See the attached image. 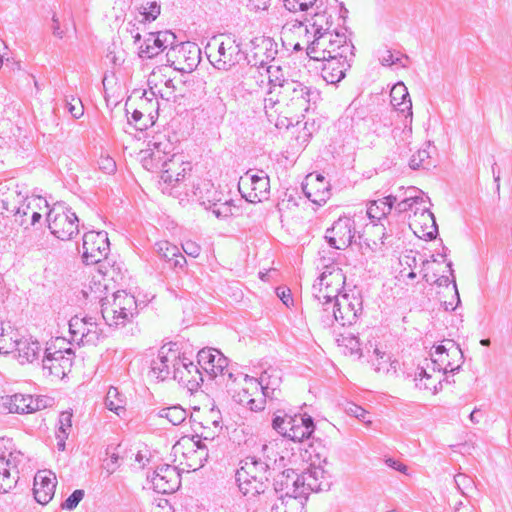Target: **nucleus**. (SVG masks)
Listing matches in <instances>:
<instances>
[{"mask_svg":"<svg viewBox=\"0 0 512 512\" xmlns=\"http://www.w3.org/2000/svg\"><path fill=\"white\" fill-rule=\"evenodd\" d=\"M262 456H247L240 461L235 477L244 495L264 493L273 474L286 467V459L267 445L262 447Z\"/></svg>","mask_w":512,"mask_h":512,"instance_id":"f257e3e1","label":"nucleus"},{"mask_svg":"<svg viewBox=\"0 0 512 512\" xmlns=\"http://www.w3.org/2000/svg\"><path fill=\"white\" fill-rule=\"evenodd\" d=\"M324 253L326 252H319L318 268H322L323 272L312 286V295L319 305L326 308L342 294L346 276L334 262V258Z\"/></svg>","mask_w":512,"mask_h":512,"instance_id":"f03ea898","label":"nucleus"},{"mask_svg":"<svg viewBox=\"0 0 512 512\" xmlns=\"http://www.w3.org/2000/svg\"><path fill=\"white\" fill-rule=\"evenodd\" d=\"M110 242L105 231H89L83 235L82 261L85 265H98V272L111 280L120 276L121 268L110 264L108 254Z\"/></svg>","mask_w":512,"mask_h":512,"instance_id":"7ed1b4c3","label":"nucleus"},{"mask_svg":"<svg viewBox=\"0 0 512 512\" xmlns=\"http://www.w3.org/2000/svg\"><path fill=\"white\" fill-rule=\"evenodd\" d=\"M326 313L322 316L325 325H332L334 321L342 326H350L356 323L363 312V299L356 288L349 292H343L331 305L323 308Z\"/></svg>","mask_w":512,"mask_h":512,"instance_id":"20e7f679","label":"nucleus"},{"mask_svg":"<svg viewBox=\"0 0 512 512\" xmlns=\"http://www.w3.org/2000/svg\"><path fill=\"white\" fill-rule=\"evenodd\" d=\"M58 343L63 344L64 339L57 338L54 342L47 343L41 359L43 374L54 379H62L71 371L75 356L70 347L62 348Z\"/></svg>","mask_w":512,"mask_h":512,"instance_id":"39448f33","label":"nucleus"},{"mask_svg":"<svg viewBox=\"0 0 512 512\" xmlns=\"http://www.w3.org/2000/svg\"><path fill=\"white\" fill-rule=\"evenodd\" d=\"M228 358L218 349L203 348L197 354V364L210 378H220L221 382L236 381L228 367Z\"/></svg>","mask_w":512,"mask_h":512,"instance_id":"423d86ee","label":"nucleus"},{"mask_svg":"<svg viewBox=\"0 0 512 512\" xmlns=\"http://www.w3.org/2000/svg\"><path fill=\"white\" fill-rule=\"evenodd\" d=\"M48 228L50 232L60 240H70L79 232V219L71 210L66 209L57 212L52 209L47 214Z\"/></svg>","mask_w":512,"mask_h":512,"instance_id":"0eeeda50","label":"nucleus"},{"mask_svg":"<svg viewBox=\"0 0 512 512\" xmlns=\"http://www.w3.org/2000/svg\"><path fill=\"white\" fill-rule=\"evenodd\" d=\"M243 57L241 43L234 36L226 35L217 43V56H215L213 65L219 70L228 71Z\"/></svg>","mask_w":512,"mask_h":512,"instance_id":"6e6552de","label":"nucleus"},{"mask_svg":"<svg viewBox=\"0 0 512 512\" xmlns=\"http://www.w3.org/2000/svg\"><path fill=\"white\" fill-rule=\"evenodd\" d=\"M355 237V222L350 217H339L325 233L330 247L343 250L352 244Z\"/></svg>","mask_w":512,"mask_h":512,"instance_id":"1a4fd4ad","label":"nucleus"},{"mask_svg":"<svg viewBox=\"0 0 512 512\" xmlns=\"http://www.w3.org/2000/svg\"><path fill=\"white\" fill-rule=\"evenodd\" d=\"M174 380L182 384L189 391H196L203 383V372L198 364H195L189 357L179 355L178 361L174 364Z\"/></svg>","mask_w":512,"mask_h":512,"instance_id":"9d476101","label":"nucleus"},{"mask_svg":"<svg viewBox=\"0 0 512 512\" xmlns=\"http://www.w3.org/2000/svg\"><path fill=\"white\" fill-rule=\"evenodd\" d=\"M147 478L151 481L156 492L162 494L174 493L181 486V474L177 467L161 464Z\"/></svg>","mask_w":512,"mask_h":512,"instance_id":"9b49d317","label":"nucleus"},{"mask_svg":"<svg viewBox=\"0 0 512 512\" xmlns=\"http://www.w3.org/2000/svg\"><path fill=\"white\" fill-rule=\"evenodd\" d=\"M201 59V50L196 43L187 41L176 43L171 52H167V61H172V64L177 62L180 67L176 69L181 71L194 70Z\"/></svg>","mask_w":512,"mask_h":512,"instance_id":"f8f14e48","label":"nucleus"},{"mask_svg":"<svg viewBox=\"0 0 512 512\" xmlns=\"http://www.w3.org/2000/svg\"><path fill=\"white\" fill-rule=\"evenodd\" d=\"M176 44V35L171 31L150 33L148 38L139 47V55L142 58H153L165 49L171 52Z\"/></svg>","mask_w":512,"mask_h":512,"instance_id":"ddd939ff","label":"nucleus"},{"mask_svg":"<svg viewBox=\"0 0 512 512\" xmlns=\"http://www.w3.org/2000/svg\"><path fill=\"white\" fill-rule=\"evenodd\" d=\"M346 126L350 124V131L355 137L369 133L381 134V128L374 124V116L367 114L365 108L346 111V116L341 121Z\"/></svg>","mask_w":512,"mask_h":512,"instance_id":"4468645a","label":"nucleus"},{"mask_svg":"<svg viewBox=\"0 0 512 512\" xmlns=\"http://www.w3.org/2000/svg\"><path fill=\"white\" fill-rule=\"evenodd\" d=\"M278 475L273 478L274 490L276 493H280V499H300L301 500V481L300 473H297L294 469H284L277 471Z\"/></svg>","mask_w":512,"mask_h":512,"instance_id":"2eb2a0df","label":"nucleus"},{"mask_svg":"<svg viewBox=\"0 0 512 512\" xmlns=\"http://www.w3.org/2000/svg\"><path fill=\"white\" fill-rule=\"evenodd\" d=\"M244 186H248L251 189L249 195L245 196L249 202L257 203L268 198L270 180L264 171L261 170L257 174H251V170L247 171L245 177H242L239 182L240 191H242Z\"/></svg>","mask_w":512,"mask_h":512,"instance_id":"dca6fc26","label":"nucleus"},{"mask_svg":"<svg viewBox=\"0 0 512 512\" xmlns=\"http://www.w3.org/2000/svg\"><path fill=\"white\" fill-rule=\"evenodd\" d=\"M434 354L441 362L439 365L444 367V375L459 371L463 364V353L453 340H445L443 344L435 346Z\"/></svg>","mask_w":512,"mask_h":512,"instance_id":"f3484780","label":"nucleus"},{"mask_svg":"<svg viewBox=\"0 0 512 512\" xmlns=\"http://www.w3.org/2000/svg\"><path fill=\"white\" fill-rule=\"evenodd\" d=\"M245 381L250 382L251 385H254L257 389L260 386L262 391V396L268 398L269 402H273L274 400H278L281 395V390L279 389L281 384V373L277 369H268L265 370L259 379H255L253 377H249L245 375Z\"/></svg>","mask_w":512,"mask_h":512,"instance_id":"a211bd4d","label":"nucleus"},{"mask_svg":"<svg viewBox=\"0 0 512 512\" xmlns=\"http://www.w3.org/2000/svg\"><path fill=\"white\" fill-rule=\"evenodd\" d=\"M178 358L177 351L162 347L157 356L151 361L150 373L160 381H164L171 376L174 378V364H176Z\"/></svg>","mask_w":512,"mask_h":512,"instance_id":"6ab92c4d","label":"nucleus"},{"mask_svg":"<svg viewBox=\"0 0 512 512\" xmlns=\"http://www.w3.org/2000/svg\"><path fill=\"white\" fill-rule=\"evenodd\" d=\"M322 36H325L326 39L327 56L344 57V59L347 57L354 58L355 47L344 32H330L329 27H327L326 29L323 28Z\"/></svg>","mask_w":512,"mask_h":512,"instance_id":"aec40b11","label":"nucleus"},{"mask_svg":"<svg viewBox=\"0 0 512 512\" xmlns=\"http://www.w3.org/2000/svg\"><path fill=\"white\" fill-rule=\"evenodd\" d=\"M302 191L307 199L319 206L325 204L331 196L330 184L320 174L307 176L302 183Z\"/></svg>","mask_w":512,"mask_h":512,"instance_id":"412c9836","label":"nucleus"},{"mask_svg":"<svg viewBox=\"0 0 512 512\" xmlns=\"http://www.w3.org/2000/svg\"><path fill=\"white\" fill-rule=\"evenodd\" d=\"M86 298H90V300H99L101 304V314L107 325L110 327H118L124 326L127 322L131 321L132 318L128 316L126 311L122 309L121 306L114 303L112 299L110 300L108 297H100V296H89L87 291H83Z\"/></svg>","mask_w":512,"mask_h":512,"instance_id":"4be33fe9","label":"nucleus"},{"mask_svg":"<svg viewBox=\"0 0 512 512\" xmlns=\"http://www.w3.org/2000/svg\"><path fill=\"white\" fill-rule=\"evenodd\" d=\"M373 229H376L377 232L381 233L379 238V242L373 240V246L369 243H366L372 250H382V248H391L396 246L397 243L403 238V225L397 222L393 223L391 221H387V226L378 223H374L371 226Z\"/></svg>","mask_w":512,"mask_h":512,"instance_id":"5701e85b","label":"nucleus"},{"mask_svg":"<svg viewBox=\"0 0 512 512\" xmlns=\"http://www.w3.org/2000/svg\"><path fill=\"white\" fill-rule=\"evenodd\" d=\"M353 58L336 57L328 55L323 61L321 76L328 84L340 82L351 67Z\"/></svg>","mask_w":512,"mask_h":512,"instance_id":"b1692460","label":"nucleus"},{"mask_svg":"<svg viewBox=\"0 0 512 512\" xmlns=\"http://www.w3.org/2000/svg\"><path fill=\"white\" fill-rule=\"evenodd\" d=\"M56 477L50 471H39L34 477L33 494L35 500L41 504H48L55 493Z\"/></svg>","mask_w":512,"mask_h":512,"instance_id":"393cba45","label":"nucleus"},{"mask_svg":"<svg viewBox=\"0 0 512 512\" xmlns=\"http://www.w3.org/2000/svg\"><path fill=\"white\" fill-rule=\"evenodd\" d=\"M391 97V108L401 113L404 117V121L410 119L412 122V102L406 86L400 82L394 85L390 92Z\"/></svg>","mask_w":512,"mask_h":512,"instance_id":"a878e982","label":"nucleus"},{"mask_svg":"<svg viewBox=\"0 0 512 512\" xmlns=\"http://www.w3.org/2000/svg\"><path fill=\"white\" fill-rule=\"evenodd\" d=\"M288 424H291L288 435L286 436L294 442H303L308 440L315 430L314 420L311 416H296V419L289 420Z\"/></svg>","mask_w":512,"mask_h":512,"instance_id":"bb28decb","label":"nucleus"},{"mask_svg":"<svg viewBox=\"0 0 512 512\" xmlns=\"http://www.w3.org/2000/svg\"><path fill=\"white\" fill-rule=\"evenodd\" d=\"M32 395L14 394L1 397L0 405L9 413H33Z\"/></svg>","mask_w":512,"mask_h":512,"instance_id":"cd10ccee","label":"nucleus"},{"mask_svg":"<svg viewBox=\"0 0 512 512\" xmlns=\"http://www.w3.org/2000/svg\"><path fill=\"white\" fill-rule=\"evenodd\" d=\"M322 16L315 15L312 26L315 28L314 40L308 45L306 53L312 60L324 61L327 59L326 39L322 36L323 26L319 23L318 18Z\"/></svg>","mask_w":512,"mask_h":512,"instance_id":"c85d7f7f","label":"nucleus"},{"mask_svg":"<svg viewBox=\"0 0 512 512\" xmlns=\"http://www.w3.org/2000/svg\"><path fill=\"white\" fill-rule=\"evenodd\" d=\"M154 159H157L158 161H162L161 167V181L164 184H167L168 186H174L175 185V168H180V166L185 165L182 156H179L177 154H172L170 157H168L167 153L164 152V158L160 156H156V153L153 154ZM189 163H186V166H188Z\"/></svg>","mask_w":512,"mask_h":512,"instance_id":"c756f323","label":"nucleus"},{"mask_svg":"<svg viewBox=\"0 0 512 512\" xmlns=\"http://www.w3.org/2000/svg\"><path fill=\"white\" fill-rule=\"evenodd\" d=\"M19 479V470L12 459H6L0 456V494L8 493L12 490Z\"/></svg>","mask_w":512,"mask_h":512,"instance_id":"7c9ffc66","label":"nucleus"},{"mask_svg":"<svg viewBox=\"0 0 512 512\" xmlns=\"http://www.w3.org/2000/svg\"><path fill=\"white\" fill-rule=\"evenodd\" d=\"M322 475L323 471L318 468L308 469L300 473L301 500H306L310 492L322 490L321 483L319 482V477ZM299 504L303 508V501H300Z\"/></svg>","mask_w":512,"mask_h":512,"instance_id":"2f4dec72","label":"nucleus"},{"mask_svg":"<svg viewBox=\"0 0 512 512\" xmlns=\"http://www.w3.org/2000/svg\"><path fill=\"white\" fill-rule=\"evenodd\" d=\"M286 91L292 92L291 101L297 105L300 109L307 111L309 109V103L312 95H317L316 91H312L309 87L296 81H290L284 88Z\"/></svg>","mask_w":512,"mask_h":512,"instance_id":"473e14b6","label":"nucleus"},{"mask_svg":"<svg viewBox=\"0 0 512 512\" xmlns=\"http://www.w3.org/2000/svg\"><path fill=\"white\" fill-rule=\"evenodd\" d=\"M16 351L21 364L32 363L39 359L42 347L37 340L21 339L16 342Z\"/></svg>","mask_w":512,"mask_h":512,"instance_id":"72a5a7b5","label":"nucleus"},{"mask_svg":"<svg viewBox=\"0 0 512 512\" xmlns=\"http://www.w3.org/2000/svg\"><path fill=\"white\" fill-rule=\"evenodd\" d=\"M391 200H395V198H387L385 196L368 203L366 213L372 224L387 218L391 213L393 209Z\"/></svg>","mask_w":512,"mask_h":512,"instance_id":"f704fd0d","label":"nucleus"},{"mask_svg":"<svg viewBox=\"0 0 512 512\" xmlns=\"http://www.w3.org/2000/svg\"><path fill=\"white\" fill-rule=\"evenodd\" d=\"M418 372L415 374L416 386L420 389L431 390L433 394H437L442 390V382H448L447 377L444 379H433L425 367H418Z\"/></svg>","mask_w":512,"mask_h":512,"instance_id":"c9c22d12","label":"nucleus"},{"mask_svg":"<svg viewBox=\"0 0 512 512\" xmlns=\"http://www.w3.org/2000/svg\"><path fill=\"white\" fill-rule=\"evenodd\" d=\"M194 195L198 197L201 205L207 209L213 202H221V193L214 189L210 182H203L195 187Z\"/></svg>","mask_w":512,"mask_h":512,"instance_id":"e433bc0d","label":"nucleus"},{"mask_svg":"<svg viewBox=\"0 0 512 512\" xmlns=\"http://www.w3.org/2000/svg\"><path fill=\"white\" fill-rule=\"evenodd\" d=\"M375 358L371 360L372 367L377 373H396L398 361H391L390 357L385 352H380L379 349H374Z\"/></svg>","mask_w":512,"mask_h":512,"instance_id":"4c0bfd02","label":"nucleus"},{"mask_svg":"<svg viewBox=\"0 0 512 512\" xmlns=\"http://www.w3.org/2000/svg\"><path fill=\"white\" fill-rule=\"evenodd\" d=\"M251 45L254 49L260 48L263 50V57L267 64L275 60L278 53L277 43L270 37H255L251 40Z\"/></svg>","mask_w":512,"mask_h":512,"instance_id":"58836bf2","label":"nucleus"},{"mask_svg":"<svg viewBox=\"0 0 512 512\" xmlns=\"http://www.w3.org/2000/svg\"><path fill=\"white\" fill-rule=\"evenodd\" d=\"M112 301L122 307L133 318L137 314V302L133 295L126 291L119 290L112 294Z\"/></svg>","mask_w":512,"mask_h":512,"instance_id":"ea45409f","label":"nucleus"},{"mask_svg":"<svg viewBox=\"0 0 512 512\" xmlns=\"http://www.w3.org/2000/svg\"><path fill=\"white\" fill-rule=\"evenodd\" d=\"M297 414L290 415L286 413L284 410L278 409L274 413V417L272 419V427L274 430H276L279 434L286 437L288 435V430L291 428V424H288L287 422H290L291 419H296Z\"/></svg>","mask_w":512,"mask_h":512,"instance_id":"a19ab883","label":"nucleus"},{"mask_svg":"<svg viewBox=\"0 0 512 512\" xmlns=\"http://www.w3.org/2000/svg\"><path fill=\"white\" fill-rule=\"evenodd\" d=\"M409 212H413L414 218H426L428 221L431 222V230L428 231L425 235L430 240L434 239L437 235L438 228L435 221V217L433 213L429 210V208L426 206V203L414 206L413 210H409Z\"/></svg>","mask_w":512,"mask_h":512,"instance_id":"79ce46f5","label":"nucleus"},{"mask_svg":"<svg viewBox=\"0 0 512 512\" xmlns=\"http://www.w3.org/2000/svg\"><path fill=\"white\" fill-rule=\"evenodd\" d=\"M86 319L87 317L74 316L69 320V332L72 340L83 345L85 344Z\"/></svg>","mask_w":512,"mask_h":512,"instance_id":"37998d69","label":"nucleus"},{"mask_svg":"<svg viewBox=\"0 0 512 512\" xmlns=\"http://www.w3.org/2000/svg\"><path fill=\"white\" fill-rule=\"evenodd\" d=\"M105 405L117 415L124 411L125 401L116 387L109 388L105 397Z\"/></svg>","mask_w":512,"mask_h":512,"instance_id":"c03bdc74","label":"nucleus"},{"mask_svg":"<svg viewBox=\"0 0 512 512\" xmlns=\"http://www.w3.org/2000/svg\"><path fill=\"white\" fill-rule=\"evenodd\" d=\"M159 417L166 418L173 425H180L187 416V412L180 406L162 408L158 412Z\"/></svg>","mask_w":512,"mask_h":512,"instance_id":"a18cd8bd","label":"nucleus"},{"mask_svg":"<svg viewBox=\"0 0 512 512\" xmlns=\"http://www.w3.org/2000/svg\"><path fill=\"white\" fill-rule=\"evenodd\" d=\"M266 71L268 73L269 85L271 87L279 86L281 88H285L287 86V83H290V81L284 78V74L280 66L268 65L266 67Z\"/></svg>","mask_w":512,"mask_h":512,"instance_id":"49530a36","label":"nucleus"},{"mask_svg":"<svg viewBox=\"0 0 512 512\" xmlns=\"http://www.w3.org/2000/svg\"><path fill=\"white\" fill-rule=\"evenodd\" d=\"M102 336V330L92 317L86 319L85 344L95 345Z\"/></svg>","mask_w":512,"mask_h":512,"instance_id":"de8ad7c7","label":"nucleus"},{"mask_svg":"<svg viewBox=\"0 0 512 512\" xmlns=\"http://www.w3.org/2000/svg\"><path fill=\"white\" fill-rule=\"evenodd\" d=\"M156 251L161 259L170 263L180 250L177 246L164 241L156 244Z\"/></svg>","mask_w":512,"mask_h":512,"instance_id":"09e8293b","label":"nucleus"},{"mask_svg":"<svg viewBox=\"0 0 512 512\" xmlns=\"http://www.w3.org/2000/svg\"><path fill=\"white\" fill-rule=\"evenodd\" d=\"M232 200L226 199L221 202H213V205H208L207 210H211L217 218H227L232 215Z\"/></svg>","mask_w":512,"mask_h":512,"instance_id":"8fccbe9b","label":"nucleus"},{"mask_svg":"<svg viewBox=\"0 0 512 512\" xmlns=\"http://www.w3.org/2000/svg\"><path fill=\"white\" fill-rule=\"evenodd\" d=\"M454 482L457 489L463 496H468L469 491L474 489V481L466 474L459 473L454 477Z\"/></svg>","mask_w":512,"mask_h":512,"instance_id":"3c124183","label":"nucleus"},{"mask_svg":"<svg viewBox=\"0 0 512 512\" xmlns=\"http://www.w3.org/2000/svg\"><path fill=\"white\" fill-rule=\"evenodd\" d=\"M161 7L156 1L147 2L146 5L141 6V15L145 21H154L160 15Z\"/></svg>","mask_w":512,"mask_h":512,"instance_id":"603ef678","label":"nucleus"},{"mask_svg":"<svg viewBox=\"0 0 512 512\" xmlns=\"http://www.w3.org/2000/svg\"><path fill=\"white\" fill-rule=\"evenodd\" d=\"M284 6L291 12L307 11L316 0H283Z\"/></svg>","mask_w":512,"mask_h":512,"instance_id":"864d4df0","label":"nucleus"},{"mask_svg":"<svg viewBox=\"0 0 512 512\" xmlns=\"http://www.w3.org/2000/svg\"><path fill=\"white\" fill-rule=\"evenodd\" d=\"M85 492L82 489L74 490L71 495L61 504V508L64 510H74L81 500L84 498Z\"/></svg>","mask_w":512,"mask_h":512,"instance_id":"5fc2aeb1","label":"nucleus"},{"mask_svg":"<svg viewBox=\"0 0 512 512\" xmlns=\"http://www.w3.org/2000/svg\"><path fill=\"white\" fill-rule=\"evenodd\" d=\"M429 152L427 150H418L417 154H414L409 162V166L413 170H417L419 168H428L430 163H426V160L429 158Z\"/></svg>","mask_w":512,"mask_h":512,"instance_id":"6e6d98bb","label":"nucleus"},{"mask_svg":"<svg viewBox=\"0 0 512 512\" xmlns=\"http://www.w3.org/2000/svg\"><path fill=\"white\" fill-rule=\"evenodd\" d=\"M65 108L75 119L80 118L84 113V106L79 98L72 97L71 101L66 100Z\"/></svg>","mask_w":512,"mask_h":512,"instance_id":"4d7b16f0","label":"nucleus"},{"mask_svg":"<svg viewBox=\"0 0 512 512\" xmlns=\"http://www.w3.org/2000/svg\"><path fill=\"white\" fill-rule=\"evenodd\" d=\"M400 113L391 107H386L378 114L379 121H381L383 129L389 128L393 125L394 116H398Z\"/></svg>","mask_w":512,"mask_h":512,"instance_id":"13d9d810","label":"nucleus"},{"mask_svg":"<svg viewBox=\"0 0 512 512\" xmlns=\"http://www.w3.org/2000/svg\"><path fill=\"white\" fill-rule=\"evenodd\" d=\"M175 90H176V87L174 85L173 80L167 79L164 82V88L158 89V94L162 99H164L166 101L175 100V98H176Z\"/></svg>","mask_w":512,"mask_h":512,"instance_id":"bf43d9fd","label":"nucleus"},{"mask_svg":"<svg viewBox=\"0 0 512 512\" xmlns=\"http://www.w3.org/2000/svg\"><path fill=\"white\" fill-rule=\"evenodd\" d=\"M72 427V414L65 411L59 416V428L56 433L69 435V431Z\"/></svg>","mask_w":512,"mask_h":512,"instance_id":"052dcab7","label":"nucleus"},{"mask_svg":"<svg viewBox=\"0 0 512 512\" xmlns=\"http://www.w3.org/2000/svg\"><path fill=\"white\" fill-rule=\"evenodd\" d=\"M403 59L408 60V56L401 54L400 56L395 57L390 50H386L385 55L381 57L380 61L384 66L400 64L402 67H405V64L402 63Z\"/></svg>","mask_w":512,"mask_h":512,"instance_id":"680f3d73","label":"nucleus"},{"mask_svg":"<svg viewBox=\"0 0 512 512\" xmlns=\"http://www.w3.org/2000/svg\"><path fill=\"white\" fill-rule=\"evenodd\" d=\"M346 412L349 415L354 416L355 418L359 419L360 421H362L364 423H370L371 422L367 418L368 412L364 408L359 406V405H356L354 403L349 404L348 407L346 408Z\"/></svg>","mask_w":512,"mask_h":512,"instance_id":"e2e57ef3","label":"nucleus"},{"mask_svg":"<svg viewBox=\"0 0 512 512\" xmlns=\"http://www.w3.org/2000/svg\"><path fill=\"white\" fill-rule=\"evenodd\" d=\"M424 193L420 189L410 186L405 188L403 190V198H406L408 200H417V203H420L422 205L423 203H426L427 201L424 199Z\"/></svg>","mask_w":512,"mask_h":512,"instance_id":"0e129e2a","label":"nucleus"},{"mask_svg":"<svg viewBox=\"0 0 512 512\" xmlns=\"http://www.w3.org/2000/svg\"><path fill=\"white\" fill-rule=\"evenodd\" d=\"M276 295L283 302L286 307H290L293 305V297L291 294V290L287 286H279L276 288Z\"/></svg>","mask_w":512,"mask_h":512,"instance_id":"69168bd1","label":"nucleus"},{"mask_svg":"<svg viewBox=\"0 0 512 512\" xmlns=\"http://www.w3.org/2000/svg\"><path fill=\"white\" fill-rule=\"evenodd\" d=\"M143 116L144 115L140 110L135 109L132 112L131 117L128 118V122L133 124L136 130L143 131L148 127L147 123L142 122Z\"/></svg>","mask_w":512,"mask_h":512,"instance_id":"338daca9","label":"nucleus"},{"mask_svg":"<svg viewBox=\"0 0 512 512\" xmlns=\"http://www.w3.org/2000/svg\"><path fill=\"white\" fill-rule=\"evenodd\" d=\"M182 249L188 256H191L193 258L198 257L201 252L200 245L192 240H186L185 242H183Z\"/></svg>","mask_w":512,"mask_h":512,"instance_id":"774afa93","label":"nucleus"}]
</instances>
